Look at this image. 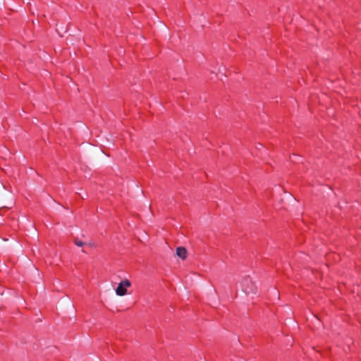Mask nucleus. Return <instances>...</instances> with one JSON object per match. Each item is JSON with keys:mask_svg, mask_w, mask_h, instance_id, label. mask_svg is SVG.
<instances>
[{"mask_svg": "<svg viewBox=\"0 0 361 361\" xmlns=\"http://www.w3.org/2000/svg\"><path fill=\"white\" fill-rule=\"evenodd\" d=\"M176 255L182 259H185L188 255V251L184 247H178L176 250Z\"/></svg>", "mask_w": 361, "mask_h": 361, "instance_id": "nucleus-2", "label": "nucleus"}, {"mask_svg": "<svg viewBox=\"0 0 361 361\" xmlns=\"http://www.w3.org/2000/svg\"><path fill=\"white\" fill-rule=\"evenodd\" d=\"M74 243H75V244L77 246H79V247H82V246H83V245H85V243H84L82 240H79V239H75V240H74Z\"/></svg>", "mask_w": 361, "mask_h": 361, "instance_id": "nucleus-4", "label": "nucleus"}, {"mask_svg": "<svg viewBox=\"0 0 361 361\" xmlns=\"http://www.w3.org/2000/svg\"><path fill=\"white\" fill-rule=\"evenodd\" d=\"M245 282L250 283L252 285V288H251L250 292L255 293L256 291V287H255V284H253L252 282L251 281H250L249 279H245ZM245 291L246 293H249V290L247 289H245Z\"/></svg>", "mask_w": 361, "mask_h": 361, "instance_id": "nucleus-3", "label": "nucleus"}, {"mask_svg": "<svg viewBox=\"0 0 361 361\" xmlns=\"http://www.w3.org/2000/svg\"><path fill=\"white\" fill-rule=\"evenodd\" d=\"M130 286H131V282L128 279H126L121 281L118 283V285L116 289V295H118L119 296H123V295H126L127 294V288L130 287Z\"/></svg>", "mask_w": 361, "mask_h": 361, "instance_id": "nucleus-1", "label": "nucleus"}]
</instances>
